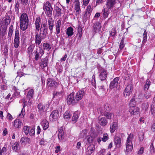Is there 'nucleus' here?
Instances as JSON below:
<instances>
[{"mask_svg": "<svg viewBox=\"0 0 155 155\" xmlns=\"http://www.w3.org/2000/svg\"><path fill=\"white\" fill-rule=\"evenodd\" d=\"M135 102L134 100L131 99L129 105L130 106L129 108H131V107L134 108H137V107H135Z\"/></svg>", "mask_w": 155, "mask_h": 155, "instance_id": "nucleus-46", "label": "nucleus"}, {"mask_svg": "<svg viewBox=\"0 0 155 155\" xmlns=\"http://www.w3.org/2000/svg\"><path fill=\"white\" fill-rule=\"evenodd\" d=\"M44 10L46 11V14L47 16L49 18H51L52 15V12L53 8L51 5V4L49 2H47L44 3L43 7Z\"/></svg>", "mask_w": 155, "mask_h": 155, "instance_id": "nucleus-4", "label": "nucleus"}, {"mask_svg": "<svg viewBox=\"0 0 155 155\" xmlns=\"http://www.w3.org/2000/svg\"><path fill=\"white\" fill-rule=\"evenodd\" d=\"M28 22H20V28L22 31L25 30L28 28Z\"/></svg>", "mask_w": 155, "mask_h": 155, "instance_id": "nucleus-30", "label": "nucleus"}, {"mask_svg": "<svg viewBox=\"0 0 155 155\" xmlns=\"http://www.w3.org/2000/svg\"><path fill=\"white\" fill-rule=\"evenodd\" d=\"M150 84L151 82L150 81L149 79H147V80H146V82L145 85H144V90L146 91L148 89H149L150 86Z\"/></svg>", "mask_w": 155, "mask_h": 155, "instance_id": "nucleus-37", "label": "nucleus"}, {"mask_svg": "<svg viewBox=\"0 0 155 155\" xmlns=\"http://www.w3.org/2000/svg\"><path fill=\"white\" fill-rule=\"evenodd\" d=\"M74 10L76 12V15H78L81 13L80 5H74Z\"/></svg>", "mask_w": 155, "mask_h": 155, "instance_id": "nucleus-47", "label": "nucleus"}, {"mask_svg": "<svg viewBox=\"0 0 155 155\" xmlns=\"http://www.w3.org/2000/svg\"><path fill=\"white\" fill-rule=\"evenodd\" d=\"M118 128V123L117 122H113L112 124L110 127V131L111 133L114 132L115 130Z\"/></svg>", "mask_w": 155, "mask_h": 155, "instance_id": "nucleus-22", "label": "nucleus"}, {"mask_svg": "<svg viewBox=\"0 0 155 155\" xmlns=\"http://www.w3.org/2000/svg\"><path fill=\"white\" fill-rule=\"evenodd\" d=\"M99 72L100 73L99 78L101 81H103L106 80L107 77V72L105 69L100 68L99 70Z\"/></svg>", "mask_w": 155, "mask_h": 155, "instance_id": "nucleus-8", "label": "nucleus"}, {"mask_svg": "<svg viewBox=\"0 0 155 155\" xmlns=\"http://www.w3.org/2000/svg\"><path fill=\"white\" fill-rule=\"evenodd\" d=\"M40 36H38L35 35V42L36 45H39L41 42V41L43 40L41 38L39 37Z\"/></svg>", "mask_w": 155, "mask_h": 155, "instance_id": "nucleus-34", "label": "nucleus"}, {"mask_svg": "<svg viewBox=\"0 0 155 155\" xmlns=\"http://www.w3.org/2000/svg\"><path fill=\"white\" fill-rule=\"evenodd\" d=\"M21 3L24 6L27 5L28 2V0H19Z\"/></svg>", "mask_w": 155, "mask_h": 155, "instance_id": "nucleus-58", "label": "nucleus"}, {"mask_svg": "<svg viewBox=\"0 0 155 155\" xmlns=\"http://www.w3.org/2000/svg\"><path fill=\"white\" fill-rule=\"evenodd\" d=\"M37 107L38 108V109L39 111L40 112L41 114L44 113L48 110L45 108V107L42 105L41 104H38V105Z\"/></svg>", "mask_w": 155, "mask_h": 155, "instance_id": "nucleus-29", "label": "nucleus"}, {"mask_svg": "<svg viewBox=\"0 0 155 155\" xmlns=\"http://www.w3.org/2000/svg\"><path fill=\"white\" fill-rule=\"evenodd\" d=\"M58 137L59 140H61L64 138V132L62 130H60L58 131Z\"/></svg>", "mask_w": 155, "mask_h": 155, "instance_id": "nucleus-35", "label": "nucleus"}, {"mask_svg": "<svg viewBox=\"0 0 155 155\" xmlns=\"http://www.w3.org/2000/svg\"><path fill=\"white\" fill-rule=\"evenodd\" d=\"M54 120H55L58 118L59 117V113L57 110H54L52 111L50 116Z\"/></svg>", "mask_w": 155, "mask_h": 155, "instance_id": "nucleus-23", "label": "nucleus"}, {"mask_svg": "<svg viewBox=\"0 0 155 155\" xmlns=\"http://www.w3.org/2000/svg\"><path fill=\"white\" fill-rule=\"evenodd\" d=\"M95 150L94 145L91 144L88 147L87 149V152L88 155H91Z\"/></svg>", "mask_w": 155, "mask_h": 155, "instance_id": "nucleus-26", "label": "nucleus"}, {"mask_svg": "<svg viewBox=\"0 0 155 155\" xmlns=\"http://www.w3.org/2000/svg\"><path fill=\"white\" fill-rule=\"evenodd\" d=\"M103 115L107 119H110L111 116H112L113 114L111 113H109L108 111H105L103 114H102V115Z\"/></svg>", "mask_w": 155, "mask_h": 155, "instance_id": "nucleus-36", "label": "nucleus"}, {"mask_svg": "<svg viewBox=\"0 0 155 155\" xmlns=\"http://www.w3.org/2000/svg\"><path fill=\"white\" fill-rule=\"evenodd\" d=\"M143 135V132H140L138 134V136L140 141H142L143 140L144 138Z\"/></svg>", "mask_w": 155, "mask_h": 155, "instance_id": "nucleus-54", "label": "nucleus"}, {"mask_svg": "<svg viewBox=\"0 0 155 155\" xmlns=\"http://www.w3.org/2000/svg\"><path fill=\"white\" fill-rule=\"evenodd\" d=\"M149 107V104L147 103H143L142 104V108L143 110H145V111H147L148 108Z\"/></svg>", "mask_w": 155, "mask_h": 155, "instance_id": "nucleus-52", "label": "nucleus"}, {"mask_svg": "<svg viewBox=\"0 0 155 155\" xmlns=\"http://www.w3.org/2000/svg\"><path fill=\"white\" fill-rule=\"evenodd\" d=\"M12 13L11 11L6 13L5 16L2 19V22L4 23L6 25H9L11 22L10 17L12 16Z\"/></svg>", "mask_w": 155, "mask_h": 155, "instance_id": "nucleus-9", "label": "nucleus"}, {"mask_svg": "<svg viewBox=\"0 0 155 155\" xmlns=\"http://www.w3.org/2000/svg\"><path fill=\"white\" fill-rule=\"evenodd\" d=\"M36 35L40 36L39 37L43 39L46 38V35H47V34L44 33V32H40V31H39V33H37L36 34Z\"/></svg>", "mask_w": 155, "mask_h": 155, "instance_id": "nucleus-45", "label": "nucleus"}, {"mask_svg": "<svg viewBox=\"0 0 155 155\" xmlns=\"http://www.w3.org/2000/svg\"><path fill=\"white\" fill-rule=\"evenodd\" d=\"M21 101H22V102H23V103L22 104L23 107V108H25V107L27 105V101L26 100H25V98L24 97L23 98V99L19 101V103H21Z\"/></svg>", "mask_w": 155, "mask_h": 155, "instance_id": "nucleus-57", "label": "nucleus"}, {"mask_svg": "<svg viewBox=\"0 0 155 155\" xmlns=\"http://www.w3.org/2000/svg\"><path fill=\"white\" fill-rule=\"evenodd\" d=\"M64 118L65 119H68L70 117V114L69 111H67L65 112L64 114Z\"/></svg>", "mask_w": 155, "mask_h": 155, "instance_id": "nucleus-53", "label": "nucleus"}, {"mask_svg": "<svg viewBox=\"0 0 155 155\" xmlns=\"http://www.w3.org/2000/svg\"><path fill=\"white\" fill-rule=\"evenodd\" d=\"M20 22H28V19L27 14L25 13H22L20 18Z\"/></svg>", "mask_w": 155, "mask_h": 155, "instance_id": "nucleus-28", "label": "nucleus"}, {"mask_svg": "<svg viewBox=\"0 0 155 155\" xmlns=\"http://www.w3.org/2000/svg\"><path fill=\"white\" fill-rule=\"evenodd\" d=\"M101 28V24L98 22H97L94 24L92 31L95 33H96L97 32L100 31Z\"/></svg>", "mask_w": 155, "mask_h": 155, "instance_id": "nucleus-19", "label": "nucleus"}, {"mask_svg": "<svg viewBox=\"0 0 155 155\" xmlns=\"http://www.w3.org/2000/svg\"><path fill=\"white\" fill-rule=\"evenodd\" d=\"M55 11L56 15L57 16H59L61 15V9L59 8L58 6L55 7Z\"/></svg>", "mask_w": 155, "mask_h": 155, "instance_id": "nucleus-42", "label": "nucleus"}, {"mask_svg": "<svg viewBox=\"0 0 155 155\" xmlns=\"http://www.w3.org/2000/svg\"><path fill=\"white\" fill-rule=\"evenodd\" d=\"M19 35V31L16 28L15 31V36L13 43L14 46L16 48H18L20 44Z\"/></svg>", "mask_w": 155, "mask_h": 155, "instance_id": "nucleus-7", "label": "nucleus"}, {"mask_svg": "<svg viewBox=\"0 0 155 155\" xmlns=\"http://www.w3.org/2000/svg\"><path fill=\"white\" fill-rule=\"evenodd\" d=\"M116 3V0H107L106 5L108 9H111L114 7Z\"/></svg>", "mask_w": 155, "mask_h": 155, "instance_id": "nucleus-12", "label": "nucleus"}, {"mask_svg": "<svg viewBox=\"0 0 155 155\" xmlns=\"http://www.w3.org/2000/svg\"><path fill=\"white\" fill-rule=\"evenodd\" d=\"M49 29L51 33H52L53 28L54 26V20L51 18H50L48 20Z\"/></svg>", "mask_w": 155, "mask_h": 155, "instance_id": "nucleus-24", "label": "nucleus"}, {"mask_svg": "<svg viewBox=\"0 0 155 155\" xmlns=\"http://www.w3.org/2000/svg\"><path fill=\"white\" fill-rule=\"evenodd\" d=\"M110 35L112 37H115L117 35V31L115 28H112L110 31Z\"/></svg>", "mask_w": 155, "mask_h": 155, "instance_id": "nucleus-40", "label": "nucleus"}, {"mask_svg": "<svg viewBox=\"0 0 155 155\" xmlns=\"http://www.w3.org/2000/svg\"><path fill=\"white\" fill-rule=\"evenodd\" d=\"M124 38H123L121 40L120 42V44L119 47L118 49V51H120L124 48Z\"/></svg>", "mask_w": 155, "mask_h": 155, "instance_id": "nucleus-43", "label": "nucleus"}, {"mask_svg": "<svg viewBox=\"0 0 155 155\" xmlns=\"http://www.w3.org/2000/svg\"><path fill=\"white\" fill-rule=\"evenodd\" d=\"M98 122L101 125L106 126L107 123V121L104 117H98Z\"/></svg>", "mask_w": 155, "mask_h": 155, "instance_id": "nucleus-21", "label": "nucleus"}, {"mask_svg": "<svg viewBox=\"0 0 155 155\" xmlns=\"http://www.w3.org/2000/svg\"><path fill=\"white\" fill-rule=\"evenodd\" d=\"M66 101H67V104L68 105H71V104L74 105L77 103L78 101H77L75 98H74V92L71 93L68 96Z\"/></svg>", "mask_w": 155, "mask_h": 155, "instance_id": "nucleus-6", "label": "nucleus"}, {"mask_svg": "<svg viewBox=\"0 0 155 155\" xmlns=\"http://www.w3.org/2000/svg\"><path fill=\"white\" fill-rule=\"evenodd\" d=\"M133 90V86L131 84H130L126 87L124 92V96H129Z\"/></svg>", "mask_w": 155, "mask_h": 155, "instance_id": "nucleus-10", "label": "nucleus"}, {"mask_svg": "<svg viewBox=\"0 0 155 155\" xmlns=\"http://www.w3.org/2000/svg\"><path fill=\"white\" fill-rule=\"evenodd\" d=\"M23 123L19 119H16L14 121L13 126L15 128L19 129L21 128Z\"/></svg>", "mask_w": 155, "mask_h": 155, "instance_id": "nucleus-14", "label": "nucleus"}, {"mask_svg": "<svg viewBox=\"0 0 155 155\" xmlns=\"http://www.w3.org/2000/svg\"><path fill=\"white\" fill-rule=\"evenodd\" d=\"M28 126H25L23 128V131L24 132L25 134L26 135H28L29 132Z\"/></svg>", "mask_w": 155, "mask_h": 155, "instance_id": "nucleus-55", "label": "nucleus"}, {"mask_svg": "<svg viewBox=\"0 0 155 155\" xmlns=\"http://www.w3.org/2000/svg\"><path fill=\"white\" fill-rule=\"evenodd\" d=\"M43 46L44 47V48L43 49L44 50H46L49 51L51 48L50 45L48 43H44L43 44Z\"/></svg>", "mask_w": 155, "mask_h": 155, "instance_id": "nucleus-38", "label": "nucleus"}, {"mask_svg": "<svg viewBox=\"0 0 155 155\" xmlns=\"http://www.w3.org/2000/svg\"><path fill=\"white\" fill-rule=\"evenodd\" d=\"M144 149L143 147H141V148H140V150H139L138 151V154L141 155L143 154L144 152Z\"/></svg>", "mask_w": 155, "mask_h": 155, "instance_id": "nucleus-63", "label": "nucleus"}, {"mask_svg": "<svg viewBox=\"0 0 155 155\" xmlns=\"http://www.w3.org/2000/svg\"><path fill=\"white\" fill-rule=\"evenodd\" d=\"M29 134L30 135L32 136L35 135V128H33L30 130L29 132H28Z\"/></svg>", "mask_w": 155, "mask_h": 155, "instance_id": "nucleus-59", "label": "nucleus"}, {"mask_svg": "<svg viewBox=\"0 0 155 155\" xmlns=\"http://www.w3.org/2000/svg\"><path fill=\"white\" fill-rule=\"evenodd\" d=\"M19 146V143L18 142H15V143H14L13 146H12V150L14 151H15V152H17L18 150V148Z\"/></svg>", "mask_w": 155, "mask_h": 155, "instance_id": "nucleus-41", "label": "nucleus"}, {"mask_svg": "<svg viewBox=\"0 0 155 155\" xmlns=\"http://www.w3.org/2000/svg\"><path fill=\"white\" fill-rule=\"evenodd\" d=\"M20 6V3L18 1L16 2L15 5V12L18 13L19 12V7Z\"/></svg>", "mask_w": 155, "mask_h": 155, "instance_id": "nucleus-49", "label": "nucleus"}, {"mask_svg": "<svg viewBox=\"0 0 155 155\" xmlns=\"http://www.w3.org/2000/svg\"><path fill=\"white\" fill-rule=\"evenodd\" d=\"M35 45H31L27 49V55L29 58L32 57L33 54V51L34 50Z\"/></svg>", "mask_w": 155, "mask_h": 155, "instance_id": "nucleus-18", "label": "nucleus"}, {"mask_svg": "<svg viewBox=\"0 0 155 155\" xmlns=\"http://www.w3.org/2000/svg\"><path fill=\"white\" fill-rule=\"evenodd\" d=\"M46 142V141L44 139L42 138L39 141V144L41 146H44L45 143Z\"/></svg>", "mask_w": 155, "mask_h": 155, "instance_id": "nucleus-62", "label": "nucleus"}, {"mask_svg": "<svg viewBox=\"0 0 155 155\" xmlns=\"http://www.w3.org/2000/svg\"><path fill=\"white\" fill-rule=\"evenodd\" d=\"M61 25V21L60 20H58L55 24L56 32L55 34L58 36V35L60 32V28Z\"/></svg>", "mask_w": 155, "mask_h": 155, "instance_id": "nucleus-20", "label": "nucleus"}, {"mask_svg": "<svg viewBox=\"0 0 155 155\" xmlns=\"http://www.w3.org/2000/svg\"><path fill=\"white\" fill-rule=\"evenodd\" d=\"M78 113L76 112L73 114V116L72 117V120L73 121L76 122L77 121V120H78Z\"/></svg>", "mask_w": 155, "mask_h": 155, "instance_id": "nucleus-39", "label": "nucleus"}, {"mask_svg": "<svg viewBox=\"0 0 155 155\" xmlns=\"http://www.w3.org/2000/svg\"><path fill=\"white\" fill-rule=\"evenodd\" d=\"M13 25H11L9 28L8 33V38L10 40H11L12 36L13 31Z\"/></svg>", "mask_w": 155, "mask_h": 155, "instance_id": "nucleus-33", "label": "nucleus"}, {"mask_svg": "<svg viewBox=\"0 0 155 155\" xmlns=\"http://www.w3.org/2000/svg\"><path fill=\"white\" fill-rule=\"evenodd\" d=\"M150 111L151 114L154 115L155 114V105L152 104L150 107Z\"/></svg>", "mask_w": 155, "mask_h": 155, "instance_id": "nucleus-51", "label": "nucleus"}, {"mask_svg": "<svg viewBox=\"0 0 155 155\" xmlns=\"http://www.w3.org/2000/svg\"><path fill=\"white\" fill-rule=\"evenodd\" d=\"M87 134V130H82V132L80 134V137H81L84 138L86 136Z\"/></svg>", "mask_w": 155, "mask_h": 155, "instance_id": "nucleus-50", "label": "nucleus"}, {"mask_svg": "<svg viewBox=\"0 0 155 155\" xmlns=\"http://www.w3.org/2000/svg\"><path fill=\"white\" fill-rule=\"evenodd\" d=\"M103 15L104 18H106L108 17V14L107 11H105V9L104 8L102 10Z\"/></svg>", "mask_w": 155, "mask_h": 155, "instance_id": "nucleus-56", "label": "nucleus"}, {"mask_svg": "<svg viewBox=\"0 0 155 155\" xmlns=\"http://www.w3.org/2000/svg\"><path fill=\"white\" fill-rule=\"evenodd\" d=\"M114 143L115 145L117 147H120L121 146V138L120 137L115 136L114 138Z\"/></svg>", "mask_w": 155, "mask_h": 155, "instance_id": "nucleus-25", "label": "nucleus"}, {"mask_svg": "<svg viewBox=\"0 0 155 155\" xmlns=\"http://www.w3.org/2000/svg\"><path fill=\"white\" fill-rule=\"evenodd\" d=\"M103 136L102 138V141L104 142H106L109 139V137H108L107 134L106 133L103 135Z\"/></svg>", "mask_w": 155, "mask_h": 155, "instance_id": "nucleus-48", "label": "nucleus"}, {"mask_svg": "<svg viewBox=\"0 0 155 155\" xmlns=\"http://www.w3.org/2000/svg\"><path fill=\"white\" fill-rule=\"evenodd\" d=\"M119 78L116 77L114 79L109 85L110 91H113L118 90L120 88V84L118 83Z\"/></svg>", "mask_w": 155, "mask_h": 155, "instance_id": "nucleus-1", "label": "nucleus"}, {"mask_svg": "<svg viewBox=\"0 0 155 155\" xmlns=\"http://www.w3.org/2000/svg\"><path fill=\"white\" fill-rule=\"evenodd\" d=\"M41 125L42 126L43 130H45L48 129L49 127V123L45 119L41 122Z\"/></svg>", "mask_w": 155, "mask_h": 155, "instance_id": "nucleus-27", "label": "nucleus"}, {"mask_svg": "<svg viewBox=\"0 0 155 155\" xmlns=\"http://www.w3.org/2000/svg\"><path fill=\"white\" fill-rule=\"evenodd\" d=\"M34 53L35 60L38 61L44 54V50L41 48L39 47L34 50Z\"/></svg>", "mask_w": 155, "mask_h": 155, "instance_id": "nucleus-5", "label": "nucleus"}, {"mask_svg": "<svg viewBox=\"0 0 155 155\" xmlns=\"http://www.w3.org/2000/svg\"><path fill=\"white\" fill-rule=\"evenodd\" d=\"M19 95V92H18L17 91H16L14 92L13 95H12V97L11 98V99L12 98H13L15 97H18Z\"/></svg>", "mask_w": 155, "mask_h": 155, "instance_id": "nucleus-60", "label": "nucleus"}, {"mask_svg": "<svg viewBox=\"0 0 155 155\" xmlns=\"http://www.w3.org/2000/svg\"><path fill=\"white\" fill-rule=\"evenodd\" d=\"M41 21L39 17H37L36 18L35 22V28L36 31H39L40 30V32H44V33L47 35L48 29L47 28H42L41 27Z\"/></svg>", "mask_w": 155, "mask_h": 155, "instance_id": "nucleus-2", "label": "nucleus"}, {"mask_svg": "<svg viewBox=\"0 0 155 155\" xmlns=\"http://www.w3.org/2000/svg\"><path fill=\"white\" fill-rule=\"evenodd\" d=\"M84 95V90H80L77 93L75 96V99L77 101H78L82 99Z\"/></svg>", "mask_w": 155, "mask_h": 155, "instance_id": "nucleus-13", "label": "nucleus"}, {"mask_svg": "<svg viewBox=\"0 0 155 155\" xmlns=\"http://www.w3.org/2000/svg\"><path fill=\"white\" fill-rule=\"evenodd\" d=\"M73 31V29L71 27L68 28L66 31V34L68 37H70L74 34Z\"/></svg>", "mask_w": 155, "mask_h": 155, "instance_id": "nucleus-31", "label": "nucleus"}, {"mask_svg": "<svg viewBox=\"0 0 155 155\" xmlns=\"http://www.w3.org/2000/svg\"><path fill=\"white\" fill-rule=\"evenodd\" d=\"M81 54L80 52L78 53L76 56L75 60L77 61L78 60H81Z\"/></svg>", "mask_w": 155, "mask_h": 155, "instance_id": "nucleus-61", "label": "nucleus"}, {"mask_svg": "<svg viewBox=\"0 0 155 155\" xmlns=\"http://www.w3.org/2000/svg\"><path fill=\"white\" fill-rule=\"evenodd\" d=\"M7 151L6 147H3L2 149L0 147V155H5Z\"/></svg>", "mask_w": 155, "mask_h": 155, "instance_id": "nucleus-44", "label": "nucleus"}, {"mask_svg": "<svg viewBox=\"0 0 155 155\" xmlns=\"http://www.w3.org/2000/svg\"><path fill=\"white\" fill-rule=\"evenodd\" d=\"M140 108L139 107L134 108L131 107L129 108V112L130 114L133 115H136L139 114L140 113Z\"/></svg>", "mask_w": 155, "mask_h": 155, "instance_id": "nucleus-17", "label": "nucleus"}, {"mask_svg": "<svg viewBox=\"0 0 155 155\" xmlns=\"http://www.w3.org/2000/svg\"><path fill=\"white\" fill-rule=\"evenodd\" d=\"M48 63V56L41 59L40 66L41 68H45L47 66Z\"/></svg>", "mask_w": 155, "mask_h": 155, "instance_id": "nucleus-16", "label": "nucleus"}, {"mask_svg": "<svg viewBox=\"0 0 155 155\" xmlns=\"http://www.w3.org/2000/svg\"><path fill=\"white\" fill-rule=\"evenodd\" d=\"M93 10V8L90 5L87 6L85 11V13L84 16L87 18H88L90 17L92 12Z\"/></svg>", "mask_w": 155, "mask_h": 155, "instance_id": "nucleus-15", "label": "nucleus"}, {"mask_svg": "<svg viewBox=\"0 0 155 155\" xmlns=\"http://www.w3.org/2000/svg\"><path fill=\"white\" fill-rule=\"evenodd\" d=\"M134 137L133 134H130L126 141V150L127 152H131L133 149L132 140Z\"/></svg>", "mask_w": 155, "mask_h": 155, "instance_id": "nucleus-3", "label": "nucleus"}, {"mask_svg": "<svg viewBox=\"0 0 155 155\" xmlns=\"http://www.w3.org/2000/svg\"><path fill=\"white\" fill-rule=\"evenodd\" d=\"M47 83L48 87H56L58 85V83L53 78H48Z\"/></svg>", "mask_w": 155, "mask_h": 155, "instance_id": "nucleus-11", "label": "nucleus"}, {"mask_svg": "<svg viewBox=\"0 0 155 155\" xmlns=\"http://www.w3.org/2000/svg\"><path fill=\"white\" fill-rule=\"evenodd\" d=\"M34 92V90L32 89L28 91L26 97L29 100L31 99L33 97Z\"/></svg>", "mask_w": 155, "mask_h": 155, "instance_id": "nucleus-32", "label": "nucleus"}, {"mask_svg": "<svg viewBox=\"0 0 155 155\" xmlns=\"http://www.w3.org/2000/svg\"><path fill=\"white\" fill-rule=\"evenodd\" d=\"M130 75L129 74H126L125 76L124 77V79L125 81H128L130 80Z\"/></svg>", "mask_w": 155, "mask_h": 155, "instance_id": "nucleus-64", "label": "nucleus"}]
</instances>
